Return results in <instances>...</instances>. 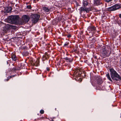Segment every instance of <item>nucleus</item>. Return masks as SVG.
Returning a JSON list of instances; mask_svg holds the SVG:
<instances>
[{
    "instance_id": "1",
    "label": "nucleus",
    "mask_w": 121,
    "mask_h": 121,
    "mask_svg": "<svg viewBox=\"0 0 121 121\" xmlns=\"http://www.w3.org/2000/svg\"><path fill=\"white\" fill-rule=\"evenodd\" d=\"M110 75L113 81H120L121 80V77L113 68H110Z\"/></svg>"
},
{
    "instance_id": "2",
    "label": "nucleus",
    "mask_w": 121,
    "mask_h": 121,
    "mask_svg": "<svg viewBox=\"0 0 121 121\" xmlns=\"http://www.w3.org/2000/svg\"><path fill=\"white\" fill-rule=\"evenodd\" d=\"M121 8V5L119 4H117L106 8V11L109 12H111V11H115Z\"/></svg>"
},
{
    "instance_id": "3",
    "label": "nucleus",
    "mask_w": 121,
    "mask_h": 121,
    "mask_svg": "<svg viewBox=\"0 0 121 121\" xmlns=\"http://www.w3.org/2000/svg\"><path fill=\"white\" fill-rule=\"evenodd\" d=\"M18 19V16H12L9 17L8 20L10 23L15 24L17 22Z\"/></svg>"
},
{
    "instance_id": "4",
    "label": "nucleus",
    "mask_w": 121,
    "mask_h": 121,
    "mask_svg": "<svg viewBox=\"0 0 121 121\" xmlns=\"http://www.w3.org/2000/svg\"><path fill=\"white\" fill-rule=\"evenodd\" d=\"M74 74L76 77V78L77 77H79L80 76L83 77L84 76H85L86 75L84 74L83 71H80L77 68L75 69Z\"/></svg>"
},
{
    "instance_id": "5",
    "label": "nucleus",
    "mask_w": 121,
    "mask_h": 121,
    "mask_svg": "<svg viewBox=\"0 0 121 121\" xmlns=\"http://www.w3.org/2000/svg\"><path fill=\"white\" fill-rule=\"evenodd\" d=\"M96 28L94 26H89L88 28V30L89 31V34H95L96 31Z\"/></svg>"
},
{
    "instance_id": "6",
    "label": "nucleus",
    "mask_w": 121,
    "mask_h": 121,
    "mask_svg": "<svg viewBox=\"0 0 121 121\" xmlns=\"http://www.w3.org/2000/svg\"><path fill=\"white\" fill-rule=\"evenodd\" d=\"M38 15L37 14H32L31 15V19H32L33 23H35L38 21Z\"/></svg>"
},
{
    "instance_id": "7",
    "label": "nucleus",
    "mask_w": 121,
    "mask_h": 121,
    "mask_svg": "<svg viewBox=\"0 0 121 121\" xmlns=\"http://www.w3.org/2000/svg\"><path fill=\"white\" fill-rule=\"evenodd\" d=\"M30 19V17L28 15H25L22 17V21L23 23L27 22Z\"/></svg>"
},
{
    "instance_id": "8",
    "label": "nucleus",
    "mask_w": 121,
    "mask_h": 121,
    "mask_svg": "<svg viewBox=\"0 0 121 121\" xmlns=\"http://www.w3.org/2000/svg\"><path fill=\"white\" fill-rule=\"evenodd\" d=\"M96 79L97 84L99 85L101 84L103 82L102 81V78L99 76H97L96 77Z\"/></svg>"
},
{
    "instance_id": "9",
    "label": "nucleus",
    "mask_w": 121,
    "mask_h": 121,
    "mask_svg": "<svg viewBox=\"0 0 121 121\" xmlns=\"http://www.w3.org/2000/svg\"><path fill=\"white\" fill-rule=\"evenodd\" d=\"M64 59L67 62L72 63L73 60V58L72 57H66L64 58Z\"/></svg>"
},
{
    "instance_id": "10",
    "label": "nucleus",
    "mask_w": 121,
    "mask_h": 121,
    "mask_svg": "<svg viewBox=\"0 0 121 121\" xmlns=\"http://www.w3.org/2000/svg\"><path fill=\"white\" fill-rule=\"evenodd\" d=\"M94 3L96 6H98L102 4L101 0H94Z\"/></svg>"
},
{
    "instance_id": "11",
    "label": "nucleus",
    "mask_w": 121,
    "mask_h": 121,
    "mask_svg": "<svg viewBox=\"0 0 121 121\" xmlns=\"http://www.w3.org/2000/svg\"><path fill=\"white\" fill-rule=\"evenodd\" d=\"M79 10L80 14L81 15L82 12H85V7L83 6L81 7L80 8Z\"/></svg>"
},
{
    "instance_id": "12",
    "label": "nucleus",
    "mask_w": 121,
    "mask_h": 121,
    "mask_svg": "<svg viewBox=\"0 0 121 121\" xmlns=\"http://www.w3.org/2000/svg\"><path fill=\"white\" fill-rule=\"evenodd\" d=\"M12 8L10 7H6L5 9V12L6 13L11 12Z\"/></svg>"
},
{
    "instance_id": "13",
    "label": "nucleus",
    "mask_w": 121,
    "mask_h": 121,
    "mask_svg": "<svg viewBox=\"0 0 121 121\" xmlns=\"http://www.w3.org/2000/svg\"><path fill=\"white\" fill-rule=\"evenodd\" d=\"M49 58L48 56V55H45L43 56L42 58V60L43 61H44L46 60H48V59Z\"/></svg>"
},
{
    "instance_id": "14",
    "label": "nucleus",
    "mask_w": 121,
    "mask_h": 121,
    "mask_svg": "<svg viewBox=\"0 0 121 121\" xmlns=\"http://www.w3.org/2000/svg\"><path fill=\"white\" fill-rule=\"evenodd\" d=\"M13 26L11 24H8L5 26V28L7 30L9 29L10 28H12L13 27Z\"/></svg>"
},
{
    "instance_id": "15",
    "label": "nucleus",
    "mask_w": 121,
    "mask_h": 121,
    "mask_svg": "<svg viewBox=\"0 0 121 121\" xmlns=\"http://www.w3.org/2000/svg\"><path fill=\"white\" fill-rule=\"evenodd\" d=\"M82 5L83 7H86L88 5V2L86 0H83L82 2Z\"/></svg>"
},
{
    "instance_id": "16",
    "label": "nucleus",
    "mask_w": 121,
    "mask_h": 121,
    "mask_svg": "<svg viewBox=\"0 0 121 121\" xmlns=\"http://www.w3.org/2000/svg\"><path fill=\"white\" fill-rule=\"evenodd\" d=\"M107 49L106 47H103L102 48V51L103 53L105 54H106L107 53L106 51Z\"/></svg>"
},
{
    "instance_id": "17",
    "label": "nucleus",
    "mask_w": 121,
    "mask_h": 121,
    "mask_svg": "<svg viewBox=\"0 0 121 121\" xmlns=\"http://www.w3.org/2000/svg\"><path fill=\"white\" fill-rule=\"evenodd\" d=\"M94 43H92L90 42V44H89L88 47L90 48H94Z\"/></svg>"
},
{
    "instance_id": "18",
    "label": "nucleus",
    "mask_w": 121,
    "mask_h": 121,
    "mask_svg": "<svg viewBox=\"0 0 121 121\" xmlns=\"http://www.w3.org/2000/svg\"><path fill=\"white\" fill-rule=\"evenodd\" d=\"M97 40V38L95 37H94L92 38L91 39V43H94Z\"/></svg>"
},
{
    "instance_id": "19",
    "label": "nucleus",
    "mask_w": 121,
    "mask_h": 121,
    "mask_svg": "<svg viewBox=\"0 0 121 121\" xmlns=\"http://www.w3.org/2000/svg\"><path fill=\"white\" fill-rule=\"evenodd\" d=\"M106 76L107 77L108 79L110 81L112 82V79H111L109 73H107V74H106Z\"/></svg>"
},
{
    "instance_id": "20",
    "label": "nucleus",
    "mask_w": 121,
    "mask_h": 121,
    "mask_svg": "<svg viewBox=\"0 0 121 121\" xmlns=\"http://www.w3.org/2000/svg\"><path fill=\"white\" fill-rule=\"evenodd\" d=\"M43 9L46 12H48L49 11V10L48 7H43Z\"/></svg>"
},
{
    "instance_id": "21",
    "label": "nucleus",
    "mask_w": 121,
    "mask_h": 121,
    "mask_svg": "<svg viewBox=\"0 0 121 121\" xmlns=\"http://www.w3.org/2000/svg\"><path fill=\"white\" fill-rule=\"evenodd\" d=\"M88 35H90L89 37L88 38V40L90 41H91V39H92V37L93 36V34H88Z\"/></svg>"
},
{
    "instance_id": "22",
    "label": "nucleus",
    "mask_w": 121,
    "mask_h": 121,
    "mask_svg": "<svg viewBox=\"0 0 121 121\" xmlns=\"http://www.w3.org/2000/svg\"><path fill=\"white\" fill-rule=\"evenodd\" d=\"M12 58L13 60H16L17 59L16 56L14 55H13L12 56Z\"/></svg>"
},
{
    "instance_id": "23",
    "label": "nucleus",
    "mask_w": 121,
    "mask_h": 121,
    "mask_svg": "<svg viewBox=\"0 0 121 121\" xmlns=\"http://www.w3.org/2000/svg\"><path fill=\"white\" fill-rule=\"evenodd\" d=\"M116 22L119 26H121V20L120 19L116 21Z\"/></svg>"
},
{
    "instance_id": "24",
    "label": "nucleus",
    "mask_w": 121,
    "mask_h": 121,
    "mask_svg": "<svg viewBox=\"0 0 121 121\" xmlns=\"http://www.w3.org/2000/svg\"><path fill=\"white\" fill-rule=\"evenodd\" d=\"M69 43L68 42H66L64 45V46L65 47H69Z\"/></svg>"
},
{
    "instance_id": "25",
    "label": "nucleus",
    "mask_w": 121,
    "mask_h": 121,
    "mask_svg": "<svg viewBox=\"0 0 121 121\" xmlns=\"http://www.w3.org/2000/svg\"><path fill=\"white\" fill-rule=\"evenodd\" d=\"M90 10V9L86 8V7H85V12H86V13L89 12Z\"/></svg>"
},
{
    "instance_id": "26",
    "label": "nucleus",
    "mask_w": 121,
    "mask_h": 121,
    "mask_svg": "<svg viewBox=\"0 0 121 121\" xmlns=\"http://www.w3.org/2000/svg\"><path fill=\"white\" fill-rule=\"evenodd\" d=\"M51 121H57L56 118L55 117H53L51 118Z\"/></svg>"
},
{
    "instance_id": "27",
    "label": "nucleus",
    "mask_w": 121,
    "mask_h": 121,
    "mask_svg": "<svg viewBox=\"0 0 121 121\" xmlns=\"http://www.w3.org/2000/svg\"><path fill=\"white\" fill-rule=\"evenodd\" d=\"M16 75H13V76H10V77H8L9 78H8L7 79H5V81H6V80L7 81H8L9 80V78H12L13 77H14Z\"/></svg>"
},
{
    "instance_id": "28",
    "label": "nucleus",
    "mask_w": 121,
    "mask_h": 121,
    "mask_svg": "<svg viewBox=\"0 0 121 121\" xmlns=\"http://www.w3.org/2000/svg\"><path fill=\"white\" fill-rule=\"evenodd\" d=\"M26 8L28 9H30L31 8V6L30 5H28L26 6Z\"/></svg>"
},
{
    "instance_id": "29",
    "label": "nucleus",
    "mask_w": 121,
    "mask_h": 121,
    "mask_svg": "<svg viewBox=\"0 0 121 121\" xmlns=\"http://www.w3.org/2000/svg\"><path fill=\"white\" fill-rule=\"evenodd\" d=\"M44 112V111L43 110H41L40 111V112L41 114H43Z\"/></svg>"
},
{
    "instance_id": "30",
    "label": "nucleus",
    "mask_w": 121,
    "mask_h": 121,
    "mask_svg": "<svg viewBox=\"0 0 121 121\" xmlns=\"http://www.w3.org/2000/svg\"><path fill=\"white\" fill-rule=\"evenodd\" d=\"M107 3H109V2L111 1L112 0H104Z\"/></svg>"
},
{
    "instance_id": "31",
    "label": "nucleus",
    "mask_w": 121,
    "mask_h": 121,
    "mask_svg": "<svg viewBox=\"0 0 121 121\" xmlns=\"http://www.w3.org/2000/svg\"><path fill=\"white\" fill-rule=\"evenodd\" d=\"M43 37V35H41L39 36L38 39H39L40 40H41Z\"/></svg>"
},
{
    "instance_id": "32",
    "label": "nucleus",
    "mask_w": 121,
    "mask_h": 121,
    "mask_svg": "<svg viewBox=\"0 0 121 121\" xmlns=\"http://www.w3.org/2000/svg\"><path fill=\"white\" fill-rule=\"evenodd\" d=\"M41 42L40 41H39L38 43V45H39V46H41Z\"/></svg>"
},
{
    "instance_id": "33",
    "label": "nucleus",
    "mask_w": 121,
    "mask_h": 121,
    "mask_svg": "<svg viewBox=\"0 0 121 121\" xmlns=\"http://www.w3.org/2000/svg\"><path fill=\"white\" fill-rule=\"evenodd\" d=\"M71 37V35L70 34L68 35L67 36V37H68V38H70Z\"/></svg>"
},
{
    "instance_id": "34",
    "label": "nucleus",
    "mask_w": 121,
    "mask_h": 121,
    "mask_svg": "<svg viewBox=\"0 0 121 121\" xmlns=\"http://www.w3.org/2000/svg\"><path fill=\"white\" fill-rule=\"evenodd\" d=\"M93 57H94V58H95L96 59H97V56H95V55H94Z\"/></svg>"
},
{
    "instance_id": "35",
    "label": "nucleus",
    "mask_w": 121,
    "mask_h": 121,
    "mask_svg": "<svg viewBox=\"0 0 121 121\" xmlns=\"http://www.w3.org/2000/svg\"><path fill=\"white\" fill-rule=\"evenodd\" d=\"M47 71H49L50 70V68H49V67H47Z\"/></svg>"
},
{
    "instance_id": "36",
    "label": "nucleus",
    "mask_w": 121,
    "mask_h": 121,
    "mask_svg": "<svg viewBox=\"0 0 121 121\" xmlns=\"http://www.w3.org/2000/svg\"><path fill=\"white\" fill-rule=\"evenodd\" d=\"M119 17L121 19V14H119L118 15Z\"/></svg>"
},
{
    "instance_id": "37",
    "label": "nucleus",
    "mask_w": 121,
    "mask_h": 121,
    "mask_svg": "<svg viewBox=\"0 0 121 121\" xmlns=\"http://www.w3.org/2000/svg\"><path fill=\"white\" fill-rule=\"evenodd\" d=\"M40 15L39 14H38V22H39V21H40V20H39V18L40 17Z\"/></svg>"
},
{
    "instance_id": "38",
    "label": "nucleus",
    "mask_w": 121,
    "mask_h": 121,
    "mask_svg": "<svg viewBox=\"0 0 121 121\" xmlns=\"http://www.w3.org/2000/svg\"><path fill=\"white\" fill-rule=\"evenodd\" d=\"M79 81H80V82H81L82 81V79H81V78H79L78 79Z\"/></svg>"
},
{
    "instance_id": "39",
    "label": "nucleus",
    "mask_w": 121,
    "mask_h": 121,
    "mask_svg": "<svg viewBox=\"0 0 121 121\" xmlns=\"http://www.w3.org/2000/svg\"><path fill=\"white\" fill-rule=\"evenodd\" d=\"M73 50H74V52H76L77 51V49H74V48L73 49Z\"/></svg>"
},
{
    "instance_id": "40",
    "label": "nucleus",
    "mask_w": 121,
    "mask_h": 121,
    "mask_svg": "<svg viewBox=\"0 0 121 121\" xmlns=\"http://www.w3.org/2000/svg\"><path fill=\"white\" fill-rule=\"evenodd\" d=\"M71 10V9L70 8H69L68 9V10Z\"/></svg>"
},
{
    "instance_id": "41",
    "label": "nucleus",
    "mask_w": 121,
    "mask_h": 121,
    "mask_svg": "<svg viewBox=\"0 0 121 121\" xmlns=\"http://www.w3.org/2000/svg\"><path fill=\"white\" fill-rule=\"evenodd\" d=\"M39 59V58H38V59ZM39 60H38V66H39Z\"/></svg>"
},
{
    "instance_id": "42",
    "label": "nucleus",
    "mask_w": 121,
    "mask_h": 121,
    "mask_svg": "<svg viewBox=\"0 0 121 121\" xmlns=\"http://www.w3.org/2000/svg\"><path fill=\"white\" fill-rule=\"evenodd\" d=\"M43 43V41H42L41 44H42Z\"/></svg>"
},
{
    "instance_id": "43",
    "label": "nucleus",
    "mask_w": 121,
    "mask_h": 121,
    "mask_svg": "<svg viewBox=\"0 0 121 121\" xmlns=\"http://www.w3.org/2000/svg\"><path fill=\"white\" fill-rule=\"evenodd\" d=\"M38 35H39L40 34V33L38 32Z\"/></svg>"
},
{
    "instance_id": "44",
    "label": "nucleus",
    "mask_w": 121,
    "mask_h": 121,
    "mask_svg": "<svg viewBox=\"0 0 121 121\" xmlns=\"http://www.w3.org/2000/svg\"><path fill=\"white\" fill-rule=\"evenodd\" d=\"M35 0H34V1H35ZM37 0V1H38V0Z\"/></svg>"
},
{
    "instance_id": "45",
    "label": "nucleus",
    "mask_w": 121,
    "mask_h": 121,
    "mask_svg": "<svg viewBox=\"0 0 121 121\" xmlns=\"http://www.w3.org/2000/svg\"><path fill=\"white\" fill-rule=\"evenodd\" d=\"M112 106H113V107H114V106H113V105H112Z\"/></svg>"
},
{
    "instance_id": "46",
    "label": "nucleus",
    "mask_w": 121,
    "mask_h": 121,
    "mask_svg": "<svg viewBox=\"0 0 121 121\" xmlns=\"http://www.w3.org/2000/svg\"><path fill=\"white\" fill-rule=\"evenodd\" d=\"M56 110V108H55V110Z\"/></svg>"
},
{
    "instance_id": "47",
    "label": "nucleus",
    "mask_w": 121,
    "mask_h": 121,
    "mask_svg": "<svg viewBox=\"0 0 121 121\" xmlns=\"http://www.w3.org/2000/svg\"><path fill=\"white\" fill-rule=\"evenodd\" d=\"M104 88L103 89V90H104Z\"/></svg>"
},
{
    "instance_id": "48",
    "label": "nucleus",
    "mask_w": 121,
    "mask_h": 121,
    "mask_svg": "<svg viewBox=\"0 0 121 121\" xmlns=\"http://www.w3.org/2000/svg\"><path fill=\"white\" fill-rule=\"evenodd\" d=\"M50 60L49 61V62H50Z\"/></svg>"
},
{
    "instance_id": "49",
    "label": "nucleus",
    "mask_w": 121,
    "mask_h": 121,
    "mask_svg": "<svg viewBox=\"0 0 121 121\" xmlns=\"http://www.w3.org/2000/svg\"><path fill=\"white\" fill-rule=\"evenodd\" d=\"M103 87V88H104V86L103 87Z\"/></svg>"
},
{
    "instance_id": "50",
    "label": "nucleus",
    "mask_w": 121,
    "mask_h": 121,
    "mask_svg": "<svg viewBox=\"0 0 121 121\" xmlns=\"http://www.w3.org/2000/svg\"><path fill=\"white\" fill-rule=\"evenodd\" d=\"M40 55V54H38V55Z\"/></svg>"
}]
</instances>
